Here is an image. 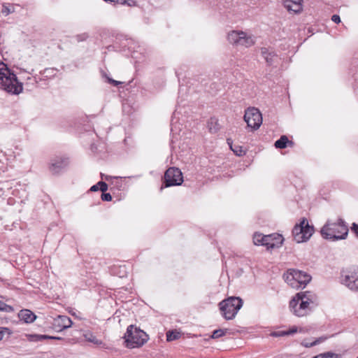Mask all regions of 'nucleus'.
<instances>
[{
	"mask_svg": "<svg viewBox=\"0 0 358 358\" xmlns=\"http://www.w3.org/2000/svg\"><path fill=\"white\" fill-rule=\"evenodd\" d=\"M0 89L13 94H19L23 90L22 83L3 62H0Z\"/></svg>",
	"mask_w": 358,
	"mask_h": 358,
	"instance_id": "1",
	"label": "nucleus"
},
{
	"mask_svg": "<svg viewBox=\"0 0 358 358\" xmlns=\"http://www.w3.org/2000/svg\"><path fill=\"white\" fill-rule=\"evenodd\" d=\"M322 236L327 240L338 241L345 239L348 234V228L341 218L338 222L330 223L327 221L320 230Z\"/></svg>",
	"mask_w": 358,
	"mask_h": 358,
	"instance_id": "2",
	"label": "nucleus"
},
{
	"mask_svg": "<svg viewBox=\"0 0 358 358\" xmlns=\"http://www.w3.org/2000/svg\"><path fill=\"white\" fill-rule=\"evenodd\" d=\"M243 301L238 296H229L218 304L223 317L227 320H233L243 306Z\"/></svg>",
	"mask_w": 358,
	"mask_h": 358,
	"instance_id": "3",
	"label": "nucleus"
},
{
	"mask_svg": "<svg viewBox=\"0 0 358 358\" xmlns=\"http://www.w3.org/2000/svg\"><path fill=\"white\" fill-rule=\"evenodd\" d=\"M124 338L127 348H134L146 343L148 336L145 331L131 324L127 327Z\"/></svg>",
	"mask_w": 358,
	"mask_h": 358,
	"instance_id": "4",
	"label": "nucleus"
},
{
	"mask_svg": "<svg viewBox=\"0 0 358 358\" xmlns=\"http://www.w3.org/2000/svg\"><path fill=\"white\" fill-rule=\"evenodd\" d=\"M314 232L313 226H310L306 218H301L299 224H295L292 229L294 240L298 243L306 242L311 237Z\"/></svg>",
	"mask_w": 358,
	"mask_h": 358,
	"instance_id": "5",
	"label": "nucleus"
},
{
	"mask_svg": "<svg viewBox=\"0 0 358 358\" xmlns=\"http://www.w3.org/2000/svg\"><path fill=\"white\" fill-rule=\"evenodd\" d=\"M182 182L183 176L181 171L176 167H170L164 173L160 190L164 187L180 185Z\"/></svg>",
	"mask_w": 358,
	"mask_h": 358,
	"instance_id": "6",
	"label": "nucleus"
},
{
	"mask_svg": "<svg viewBox=\"0 0 358 358\" xmlns=\"http://www.w3.org/2000/svg\"><path fill=\"white\" fill-rule=\"evenodd\" d=\"M244 120L246 122L248 127L257 130L262 123V116L257 108H248L245 112Z\"/></svg>",
	"mask_w": 358,
	"mask_h": 358,
	"instance_id": "7",
	"label": "nucleus"
},
{
	"mask_svg": "<svg viewBox=\"0 0 358 358\" xmlns=\"http://www.w3.org/2000/svg\"><path fill=\"white\" fill-rule=\"evenodd\" d=\"M69 159L65 156H57L51 159L49 163V171L53 175L59 174L67 168Z\"/></svg>",
	"mask_w": 358,
	"mask_h": 358,
	"instance_id": "8",
	"label": "nucleus"
},
{
	"mask_svg": "<svg viewBox=\"0 0 358 358\" xmlns=\"http://www.w3.org/2000/svg\"><path fill=\"white\" fill-rule=\"evenodd\" d=\"M262 241H264V246L269 250L281 247L284 241V238L281 234H272L265 235L264 238H262Z\"/></svg>",
	"mask_w": 358,
	"mask_h": 358,
	"instance_id": "9",
	"label": "nucleus"
},
{
	"mask_svg": "<svg viewBox=\"0 0 358 358\" xmlns=\"http://www.w3.org/2000/svg\"><path fill=\"white\" fill-rule=\"evenodd\" d=\"M300 300L307 301L309 302V303L316 306L315 302L317 300V296L314 293L310 291L300 292L296 293L295 296L292 299V300L289 301V306H294L297 305Z\"/></svg>",
	"mask_w": 358,
	"mask_h": 358,
	"instance_id": "10",
	"label": "nucleus"
},
{
	"mask_svg": "<svg viewBox=\"0 0 358 358\" xmlns=\"http://www.w3.org/2000/svg\"><path fill=\"white\" fill-rule=\"evenodd\" d=\"M310 305L312 304L309 303L307 301L300 300L297 305L294 306H289V308L293 310L295 315L303 317L311 311L313 307Z\"/></svg>",
	"mask_w": 358,
	"mask_h": 358,
	"instance_id": "11",
	"label": "nucleus"
},
{
	"mask_svg": "<svg viewBox=\"0 0 358 358\" xmlns=\"http://www.w3.org/2000/svg\"><path fill=\"white\" fill-rule=\"evenodd\" d=\"M72 324L71 318L66 315H58L53 322V326L58 331L71 327Z\"/></svg>",
	"mask_w": 358,
	"mask_h": 358,
	"instance_id": "12",
	"label": "nucleus"
},
{
	"mask_svg": "<svg viewBox=\"0 0 358 358\" xmlns=\"http://www.w3.org/2000/svg\"><path fill=\"white\" fill-rule=\"evenodd\" d=\"M292 279L295 280V283L297 284L296 287H298V285L305 287L311 280V276L304 271L295 269Z\"/></svg>",
	"mask_w": 358,
	"mask_h": 358,
	"instance_id": "13",
	"label": "nucleus"
},
{
	"mask_svg": "<svg viewBox=\"0 0 358 358\" xmlns=\"http://www.w3.org/2000/svg\"><path fill=\"white\" fill-rule=\"evenodd\" d=\"M282 2L289 12L299 13L302 10L303 0H282Z\"/></svg>",
	"mask_w": 358,
	"mask_h": 358,
	"instance_id": "14",
	"label": "nucleus"
},
{
	"mask_svg": "<svg viewBox=\"0 0 358 358\" xmlns=\"http://www.w3.org/2000/svg\"><path fill=\"white\" fill-rule=\"evenodd\" d=\"M261 55L268 66L273 65L278 60V55L275 51L267 48L264 47L261 48Z\"/></svg>",
	"mask_w": 358,
	"mask_h": 358,
	"instance_id": "15",
	"label": "nucleus"
},
{
	"mask_svg": "<svg viewBox=\"0 0 358 358\" xmlns=\"http://www.w3.org/2000/svg\"><path fill=\"white\" fill-rule=\"evenodd\" d=\"M344 283L350 289L358 291V272L352 273L351 275H345Z\"/></svg>",
	"mask_w": 358,
	"mask_h": 358,
	"instance_id": "16",
	"label": "nucleus"
},
{
	"mask_svg": "<svg viewBox=\"0 0 358 358\" xmlns=\"http://www.w3.org/2000/svg\"><path fill=\"white\" fill-rule=\"evenodd\" d=\"M18 317L25 323H31L36 318V315L28 309L21 310L18 313Z\"/></svg>",
	"mask_w": 358,
	"mask_h": 358,
	"instance_id": "17",
	"label": "nucleus"
},
{
	"mask_svg": "<svg viewBox=\"0 0 358 358\" xmlns=\"http://www.w3.org/2000/svg\"><path fill=\"white\" fill-rule=\"evenodd\" d=\"M294 144V142L289 141L287 136L282 135L275 142L274 145L276 148L284 149L288 146L292 147Z\"/></svg>",
	"mask_w": 358,
	"mask_h": 358,
	"instance_id": "18",
	"label": "nucleus"
},
{
	"mask_svg": "<svg viewBox=\"0 0 358 358\" xmlns=\"http://www.w3.org/2000/svg\"><path fill=\"white\" fill-rule=\"evenodd\" d=\"M254 44L255 41L252 38L251 36H248L244 31H241L238 45L248 48Z\"/></svg>",
	"mask_w": 358,
	"mask_h": 358,
	"instance_id": "19",
	"label": "nucleus"
},
{
	"mask_svg": "<svg viewBox=\"0 0 358 358\" xmlns=\"http://www.w3.org/2000/svg\"><path fill=\"white\" fill-rule=\"evenodd\" d=\"M242 31H232L228 34L227 39L229 42L233 45H238Z\"/></svg>",
	"mask_w": 358,
	"mask_h": 358,
	"instance_id": "20",
	"label": "nucleus"
},
{
	"mask_svg": "<svg viewBox=\"0 0 358 358\" xmlns=\"http://www.w3.org/2000/svg\"><path fill=\"white\" fill-rule=\"evenodd\" d=\"M99 189H100L101 192H106L108 189V185L103 181H99L96 185L92 186L90 190L92 192H96Z\"/></svg>",
	"mask_w": 358,
	"mask_h": 358,
	"instance_id": "21",
	"label": "nucleus"
},
{
	"mask_svg": "<svg viewBox=\"0 0 358 358\" xmlns=\"http://www.w3.org/2000/svg\"><path fill=\"white\" fill-rule=\"evenodd\" d=\"M228 144L230 146L231 150L234 152V154L237 156H243L245 154V150L243 149V147L239 145L232 146V143H229V139H227Z\"/></svg>",
	"mask_w": 358,
	"mask_h": 358,
	"instance_id": "22",
	"label": "nucleus"
},
{
	"mask_svg": "<svg viewBox=\"0 0 358 358\" xmlns=\"http://www.w3.org/2000/svg\"><path fill=\"white\" fill-rule=\"evenodd\" d=\"M180 337V333L176 330H170L166 333V341L170 342L178 339Z\"/></svg>",
	"mask_w": 358,
	"mask_h": 358,
	"instance_id": "23",
	"label": "nucleus"
},
{
	"mask_svg": "<svg viewBox=\"0 0 358 358\" xmlns=\"http://www.w3.org/2000/svg\"><path fill=\"white\" fill-rule=\"evenodd\" d=\"M294 271H295V269H289L287 272V274H284L283 277L285 278V280L286 282H287V283L290 284L291 286L292 287H295L296 285H294L295 283V280L294 279H292V276L294 273Z\"/></svg>",
	"mask_w": 358,
	"mask_h": 358,
	"instance_id": "24",
	"label": "nucleus"
},
{
	"mask_svg": "<svg viewBox=\"0 0 358 358\" xmlns=\"http://www.w3.org/2000/svg\"><path fill=\"white\" fill-rule=\"evenodd\" d=\"M31 337L34 338V339L33 341H42L44 339H55V340H61L62 339V338H60V337L50 336H48V335L35 334V335H32Z\"/></svg>",
	"mask_w": 358,
	"mask_h": 358,
	"instance_id": "25",
	"label": "nucleus"
},
{
	"mask_svg": "<svg viewBox=\"0 0 358 358\" xmlns=\"http://www.w3.org/2000/svg\"><path fill=\"white\" fill-rule=\"evenodd\" d=\"M227 329H215L213 331V334H212V336H211V338H219L223 336H224L227 331Z\"/></svg>",
	"mask_w": 358,
	"mask_h": 358,
	"instance_id": "26",
	"label": "nucleus"
},
{
	"mask_svg": "<svg viewBox=\"0 0 358 358\" xmlns=\"http://www.w3.org/2000/svg\"><path fill=\"white\" fill-rule=\"evenodd\" d=\"M265 235L262 234L255 233L253 236V242L255 245H264V241H262V238H264Z\"/></svg>",
	"mask_w": 358,
	"mask_h": 358,
	"instance_id": "27",
	"label": "nucleus"
},
{
	"mask_svg": "<svg viewBox=\"0 0 358 358\" xmlns=\"http://www.w3.org/2000/svg\"><path fill=\"white\" fill-rule=\"evenodd\" d=\"M313 358H338V355L331 352H327L316 355Z\"/></svg>",
	"mask_w": 358,
	"mask_h": 358,
	"instance_id": "28",
	"label": "nucleus"
},
{
	"mask_svg": "<svg viewBox=\"0 0 358 358\" xmlns=\"http://www.w3.org/2000/svg\"><path fill=\"white\" fill-rule=\"evenodd\" d=\"M325 340V338H323V337H321V338H319L318 339H316L315 341L312 342V343H308V342H302V345L306 347V348H310V347H313V346H315L317 344H319L320 342L323 341Z\"/></svg>",
	"mask_w": 358,
	"mask_h": 358,
	"instance_id": "29",
	"label": "nucleus"
},
{
	"mask_svg": "<svg viewBox=\"0 0 358 358\" xmlns=\"http://www.w3.org/2000/svg\"><path fill=\"white\" fill-rule=\"evenodd\" d=\"M136 3L134 0H116V4L127 5L129 6H133Z\"/></svg>",
	"mask_w": 358,
	"mask_h": 358,
	"instance_id": "30",
	"label": "nucleus"
},
{
	"mask_svg": "<svg viewBox=\"0 0 358 358\" xmlns=\"http://www.w3.org/2000/svg\"><path fill=\"white\" fill-rule=\"evenodd\" d=\"M5 334L10 335L11 331L7 327H0V341H1Z\"/></svg>",
	"mask_w": 358,
	"mask_h": 358,
	"instance_id": "31",
	"label": "nucleus"
},
{
	"mask_svg": "<svg viewBox=\"0 0 358 358\" xmlns=\"http://www.w3.org/2000/svg\"><path fill=\"white\" fill-rule=\"evenodd\" d=\"M89 37V35L87 33H83L80 34H77L75 38L78 42H83L86 41Z\"/></svg>",
	"mask_w": 358,
	"mask_h": 358,
	"instance_id": "32",
	"label": "nucleus"
},
{
	"mask_svg": "<svg viewBox=\"0 0 358 358\" xmlns=\"http://www.w3.org/2000/svg\"><path fill=\"white\" fill-rule=\"evenodd\" d=\"M85 337L86 338V339L91 342V343H93L94 344H99V343H101L100 341H99V340L94 336H93L92 334H90L89 336L87 334H85Z\"/></svg>",
	"mask_w": 358,
	"mask_h": 358,
	"instance_id": "33",
	"label": "nucleus"
},
{
	"mask_svg": "<svg viewBox=\"0 0 358 358\" xmlns=\"http://www.w3.org/2000/svg\"><path fill=\"white\" fill-rule=\"evenodd\" d=\"M101 199L105 201H110L112 200V196L110 193L106 192H102L101 195Z\"/></svg>",
	"mask_w": 358,
	"mask_h": 358,
	"instance_id": "34",
	"label": "nucleus"
},
{
	"mask_svg": "<svg viewBox=\"0 0 358 358\" xmlns=\"http://www.w3.org/2000/svg\"><path fill=\"white\" fill-rule=\"evenodd\" d=\"M13 310H14V308L11 306L8 305V304L5 303L4 302H3V308H2L3 312L11 313Z\"/></svg>",
	"mask_w": 358,
	"mask_h": 358,
	"instance_id": "35",
	"label": "nucleus"
},
{
	"mask_svg": "<svg viewBox=\"0 0 358 358\" xmlns=\"http://www.w3.org/2000/svg\"><path fill=\"white\" fill-rule=\"evenodd\" d=\"M351 231L358 237V224L354 222L350 227Z\"/></svg>",
	"mask_w": 358,
	"mask_h": 358,
	"instance_id": "36",
	"label": "nucleus"
},
{
	"mask_svg": "<svg viewBox=\"0 0 358 358\" xmlns=\"http://www.w3.org/2000/svg\"><path fill=\"white\" fill-rule=\"evenodd\" d=\"M273 335L275 336H288V334H287V331H280L278 332H274L273 334Z\"/></svg>",
	"mask_w": 358,
	"mask_h": 358,
	"instance_id": "37",
	"label": "nucleus"
},
{
	"mask_svg": "<svg viewBox=\"0 0 358 358\" xmlns=\"http://www.w3.org/2000/svg\"><path fill=\"white\" fill-rule=\"evenodd\" d=\"M331 20L336 24H338L341 22V17L338 15L334 14L331 17Z\"/></svg>",
	"mask_w": 358,
	"mask_h": 358,
	"instance_id": "38",
	"label": "nucleus"
},
{
	"mask_svg": "<svg viewBox=\"0 0 358 358\" xmlns=\"http://www.w3.org/2000/svg\"><path fill=\"white\" fill-rule=\"evenodd\" d=\"M1 13L4 15H8L10 13V10L8 7H7L6 6H3V8H2V10H1Z\"/></svg>",
	"mask_w": 358,
	"mask_h": 358,
	"instance_id": "39",
	"label": "nucleus"
},
{
	"mask_svg": "<svg viewBox=\"0 0 358 358\" xmlns=\"http://www.w3.org/2000/svg\"><path fill=\"white\" fill-rule=\"evenodd\" d=\"M108 81L109 83L113 85L114 86H118L119 85L122 84L121 82L115 80H113L112 78H108Z\"/></svg>",
	"mask_w": 358,
	"mask_h": 358,
	"instance_id": "40",
	"label": "nucleus"
},
{
	"mask_svg": "<svg viewBox=\"0 0 358 358\" xmlns=\"http://www.w3.org/2000/svg\"><path fill=\"white\" fill-rule=\"evenodd\" d=\"M298 331V329L296 326H293L292 327H291L288 331H287V334H288V336L289 335H291V334H293L294 333H296Z\"/></svg>",
	"mask_w": 358,
	"mask_h": 358,
	"instance_id": "41",
	"label": "nucleus"
},
{
	"mask_svg": "<svg viewBox=\"0 0 358 358\" xmlns=\"http://www.w3.org/2000/svg\"><path fill=\"white\" fill-rule=\"evenodd\" d=\"M3 301L0 300V311H2Z\"/></svg>",
	"mask_w": 358,
	"mask_h": 358,
	"instance_id": "42",
	"label": "nucleus"
},
{
	"mask_svg": "<svg viewBox=\"0 0 358 358\" xmlns=\"http://www.w3.org/2000/svg\"><path fill=\"white\" fill-rule=\"evenodd\" d=\"M357 358H358V357H357Z\"/></svg>",
	"mask_w": 358,
	"mask_h": 358,
	"instance_id": "43",
	"label": "nucleus"
}]
</instances>
